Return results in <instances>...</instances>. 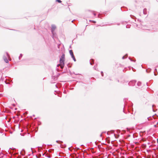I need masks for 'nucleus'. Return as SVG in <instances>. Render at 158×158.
I'll return each instance as SVG.
<instances>
[{"instance_id":"nucleus-1","label":"nucleus","mask_w":158,"mask_h":158,"mask_svg":"<svg viewBox=\"0 0 158 158\" xmlns=\"http://www.w3.org/2000/svg\"><path fill=\"white\" fill-rule=\"evenodd\" d=\"M65 61V55L64 53L63 54L60 60V63L61 66V69H62L64 68V62Z\"/></svg>"},{"instance_id":"nucleus-2","label":"nucleus","mask_w":158,"mask_h":158,"mask_svg":"<svg viewBox=\"0 0 158 158\" xmlns=\"http://www.w3.org/2000/svg\"><path fill=\"white\" fill-rule=\"evenodd\" d=\"M9 57V56L8 54L7 53H6V56H4L3 57V58L4 60L5 61V62H6V63H7L8 62V60L7 59V57Z\"/></svg>"},{"instance_id":"nucleus-3","label":"nucleus","mask_w":158,"mask_h":158,"mask_svg":"<svg viewBox=\"0 0 158 158\" xmlns=\"http://www.w3.org/2000/svg\"><path fill=\"white\" fill-rule=\"evenodd\" d=\"M56 28V27L55 26L52 25V32H53V31H54V30H55Z\"/></svg>"},{"instance_id":"nucleus-4","label":"nucleus","mask_w":158,"mask_h":158,"mask_svg":"<svg viewBox=\"0 0 158 158\" xmlns=\"http://www.w3.org/2000/svg\"><path fill=\"white\" fill-rule=\"evenodd\" d=\"M69 53L70 55H71L72 57L74 56L73 54V52L72 50H70L69 51Z\"/></svg>"},{"instance_id":"nucleus-5","label":"nucleus","mask_w":158,"mask_h":158,"mask_svg":"<svg viewBox=\"0 0 158 158\" xmlns=\"http://www.w3.org/2000/svg\"><path fill=\"white\" fill-rule=\"evenodd\" d=\"M72 57L73 58V60H74V61H76V59H75V58L74 57V56H73V57Z\"/></svg>"},{"instance_id":"nucleus-6","label":"nucleus","mask_w":158,"mask_h":158,"mask_svg":"<svg viewBox=\"0 0 158 158\" xmlns=\"http://www.w3.org/2000/svg\"><path fill=\"white\" fill-rule=\"evenodd\" d=\"M56 1L57 2L59 3H60L61 2V1L60 0H56Z\"/></svg>"},{"instance_id":"nucleus-7","label":"nucleus","mask_w":158,"mask_h":158,"mask_svg":"<svg viewBox=\"0 0 158 158\" xmlns=\"http://www.w3.org/2000/svg\"><path fill=\"white\" fill-rule=\"evenodd\" d=\"M60 64H58L57 65V66H58V67L59 66H60V67L61 68V66L60 65Z\"/></svg>"},{"instance_id":"nucleus-8","label":"nucleus","mask_w":158,"mask_h":158,"mask_svg":"<svg viewBox=\"0 0 158 158\" xmlns=\"http://www.w3.org/2000/svg\"><path fill=\"white\" fill-rule=\"evenodd\" d=\"M94 23H96V21H92Z\"/></svg>"},{"instance_id":"nucleus-9","label":"nucleus","mask_w":158,"mask_h":158,"mask_svg":"<svg viewBox=\"0 0 158 158\" xmlns=\"http://www.w3.org/2000/svg\"><path fill=\"white\" fill-rule=\"evenodd\" d=\"M92 61H93V62H92V63L93 64V63H94V62H93V60H92Z\"/></svg>"},{"instance_id":"nucleus-10","label":"nucleus","mask_w":158,"mask_h":158,"mask_svg":"<svg viewBox=\"0 0 158 158\" xmlns=\"http://www.w3.org/2000/svg\"><path fill=\"white\" fill-rule=\"evenodd\" d=\"M90 64H92V65L93 64V63H92L91 62V63H90Z\"/></svg>"},{"instance_id":"nucleus-11","label":"nucleus","mask_w":158,"mask_h":158,"mask_svg":"<svg viewBox=\"0 0 158 158\" xmlns=\"http://www.w3.org/2000/svg\"><path fill=\"white\" fill-rule=\"evenodd\" d=\"M154 126L155 127H156V125H154Z\"/></svg>"}]
</instances>
